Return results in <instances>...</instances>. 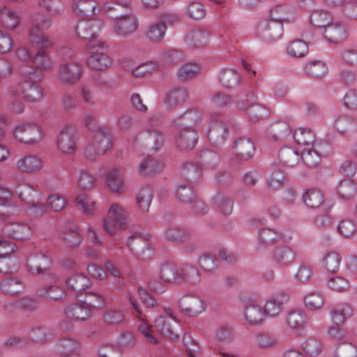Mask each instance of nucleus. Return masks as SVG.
Instances as JSON below:
<instances>
[{
    "instance_id": "nucleus-1",
    "label": "nucleus",
    "mask_w": 357,
    "mask_h": 357,
    "mask_svg": "<svg viewBox=\"0 0 357 357\" xmlns=\"http://www.w3.org/2000/svg\"><path fill=\"white\" fill-rule=\"evenodd\" d=\"M32 25L29 33V42L35 48V52L31 63L36 68L49 70L53 62L47 51L52 46V41L43 32L51 26L52 21L45 15L35 13L32 15Z\"/></svg>"
},
{
    "instance_id": "nucleus-2",
    "label": "nucleus",
    "mask_w": 357,
    "mask_h": 357,
    "mask_svg": "<svg viewBox=\"0 0 357 357\" xmlns=\"http://www.w3.org/2000/svg\"><path fill=\"white\" fill-rule=\"evenodd\" d=\"M20 73L26 78L20 82L15 88L9 90L10 95L13 96L22 97L29 102H36L40 99L42 96V91L37 82L40 80V75L33 68L26 69V67H21Z\"/></svg>"
},
{
    "instance_id": "nucleus-3",
    "label": "nucleus",
    "mask_w": 357,
    "mask_h": 357,
    "mask_svg": "<svg viewBox=\"0 0 357 357\" xmlns=\"http://www.w3.org/2000/svg\"><path fill=\"white\" fill-rule=\"evenodd\" d=\"M128 227L126 212L122 206L117 204H113L105 219L103 228L109 235H114L116 229H125Z\"/></svg>"
},
{
    "instance_id": "nucleus-4",
    "label": "nucleus",
    "mask_w": 357,
    "mask_h": 357,
    "mask_svg": "<svg viewBox=\"0 0 357 357\" xmlns=\"http://www.w3.org/2000/svg\"><path fill=\"white\" fill-rule=\"evenodd\" d=\"M102 22L98 20H86L79 21L75 28V31L79 37L85 40L89 41V46H100L103 44L102 42L96 40L98 32L100 30Z\"/></svg>"
},
{
    "instance_id": "nucleus-5",
    "label": "nucleus",
    "mask_w": 357,
    "mask_h": 357,
    "mask_svg": "<svg viewBox=\"0 0 357 357\" xmlns=\"http://www.w3.org/2000/svg\"><path fill=\"white\" fill-rule=\"evenodd\" d=\"M211 118L208 138L213 146L219 147L225 143L229 135L228 127L220 114H215Z\"/></svg>"
},
{
    "instance_id": "nucleus-6",
    "label": "nucleus",
    "mask_w": 357,
    "mask_h": 357,
    "mask_svg": "<svg viewBox=\"0 0 357 357\" xmlns=\"http://www.w3.org/2000/svg\"><path fill=\"white\" fill-rule=\"evenodd\" d=\"M202 114L196 108H189L183 114L174 119L171 126L175 130H195V126L201 123Z\"/></svg>"
},
{
    "instance_id": "nucleus-7",
    "label": "nucleus",
    "mask_w": 357,
    "mask_h": 357,
    "mask_svg": "<svg viewBox=\"0 0 357 357\" xmlns=\"http://www.w3.org/2000/svg\"><path fill=\"white\" fill-rule=\"evenodd\" d=\"M82 69L79 63L65 61L59 66L58 78L65 85H73L80 79Z\"/></svg>"
},
{
    "instance_id": "nucleus-8",
    "label": "nucleus",
    "mask_w": 357,
    "mask_h": 357,
    "mask_svg": "<svg viewBox=\"0 0 357 357\" xmlns=\"http://www.w3.org/2000/svg\"><path fill=\"white\" fill-rule=\"evenodd\" d=\"M110 17L117 20L114 29L116 33L126 37L133 33L138 27L135 15L128 13L111 14Z\"/></svg>"
},
{
    "instance_id": "nucleus-9",
    "label": "nucleus",
    "mask_w": 357,
    "mask_h": 357,
    "mask_svg": "<svg viewBox=\"0 0 357 357\" xmlns=\"http://www.w3.org/2000/svg\"><path fill=\"white\" fill-rule=\"evenodd\" d=\"M51 265L50 257L45 254L38 253L29 257L26 262L28 271L32 274H45L46 277L52 280L53 275L49 273Z\"/></svg>"
},
{
    "instance_id": "nucleus-10",
    "label": "nucleus",
    "mask_w": 357,
    "mask_h": 357,
    "mask_svg": "<svg viewBox=\"0 0 357 357\" xmlns=\"http://www.w3.org/2000/svg\"><path fill=\"white\" fill-rule=\"evenodd\" d=\"M14 135L19 142L32 144L38 142L42 139L40 128L36 124H24L17 126L14 131Z\"/></svg>"
},
{
    "instance_id": "nucleus-11",
    "label": "nucleus",
    "mask_w": 357,
    "mask_h": 357,
    "mask_svg": "<svg viewBox=\"0 0 357 357\" xmlns=\"http://www.w3.org/2000/svg\"><path fill=\"white\" fill-rule=\"evenodd\" d=\"M174 144L181 151L188 152L196 146L199 135L196 130H175Z\"/></svg>"
},
{
    "instance_id": "nucleus-12",
    "label": "nucleus",
    "mask_w": 357,
    "mask_h": 357,
    "mask_svg": "<svg viewBox=\"0 0 357 357\" xmlns=\"http://www.w3.org/2000/svg\"><path fill=\"white\" fill-rule=\"evenodd\" d=\"M179 309L190 317L197 316L204 310V303L195 294H186L180 299Z\"/></svg>"
},
{
    "instance_id": "nucleus-13",
    "label": "nucleus",
    "mask_w": 357,
    "mask_h": 357,
    "mask_svg": "<svg viewBox=\"0 0 357 357\" xmlns=\"http://www.w3.org/2000/svg\"><path fill=\"white\" fill-rule=\"evenodd\" d=\"M257 31L261 37L266 40H275L281 37L283 33V24L279 22L273 21L261 22L258 26Z\"/></svg>"
},
{
    "instance_id": "nucleus-14",
    "label": "nucleus",
    "mask_w": 357,
    "mask_h": 357,
    "mask_svg": "<svg viewBox=\"0 0 357 357\" xmlns=\"http://www.w3.org/2000/svg\"><path fill=\"white\" fill-rule=\"evenodd\" d=\"M3 234L17 241L29 240L31 236V229L23 223L11 222L6 225L2 229Z\"/></svg>"
},
{
    "instance_id": "nucleus-15",
    "label": "nucleus",
    "mask_w": 357,
    "mask_h": 357,
    "mask_svg": "<svg viewBox=\"0 0 357 357\" xmlns=\"http://www.w3.org/2000/svg\"><path fill=\"white\" fill-rule=\"evenodd\" d=\"M100 44L99 47H102ZM98 46L89 47L91 55L87 58L86 64L95 70H104L112 64L110 57L103 52H100L96 48Z\"/></svg>"
},
{
    "instance_id": "nucleus-16",
    "label": "nucleus",
    "mask_w": 357,
    "mask_h": 357,
    "mask_svg": "<svg viewBox=\"0 0 357 357\" xmlns=\"http://www.w3.org/2000/svg\"><path fill=\"white\" fill-rule=\"evenodd\" d=\"M58 148L65 153H73L76 149L75 129L66 126L61 130L57 138Z\"/></svg>"
},
{
    "instance_id": "nucleus-17",
    "label": "nucleus",
    "mask_w": 357,
    "mask_h": 357,
    "mask_svg": "<svg viewBox=\"0 0 357 357\" xmlns=\"http://www.w3.org/2000/svg\"><path fill=\"white\" fill-rule=\"evenodd\" d=\"M232 148L236 158L242 160L250 159L255 153L254 143L248 138L239 137L234 142Z\"/></svg>"
},
{
    "instance_id": "nucleus-18",
    "label": "nucleus",
    "mask_w": 357,
    "mask_h": 357,
    "mask_svg": "<svg viewBox=\"0 0 357 357\" xmlns=\"http://www.w3.org/2000/svg\"><path fill=\"white\" fill-rule=\"evenodd\" d=\"M130 301L132 304V308L135 310L136 317L140 320V323L138 325V329L142 334L146 337V340L153 344L158 343L157 339L153 335V326L149 324L144 320L145 316L139 309V304L137 301L132 297H130Z\"/></svg>"
},
{
    "instance_id": "nucleus-19",
    "label": "nucleus",
    "mask_w": 357,
    "mask_h": 357,
    "mask_svg": "<svg viewBox=\"0 0 357 357\" xmlns=\"http://www.w3.org/2000/svg\"><path fill=\"white\" fill-rule=\"evenodd\" d=\"M139 136L144 146L151 151H156L164 144V136L160 131L149 129Z\"/></svg>"
},
{
    "instance_id": "nucleus-20",
    "label": "nucleus",
    "mask_w": 357,
    "mask_h": 357,
    "mask_svg": "<svg viewBox=\"0 0 357 357\" xmlns=\"http://www.w3.org/2000/svg\"><path fill=\"white\" fill-rule=\"evenodd\" d=\"M66 316L74 321H84L91 316V310L82 301L72 303L65 309Z\"/></svg>"
},
{
    "instance_id": "nucleus-21",
    "label": "nucleus",
    "mask_w": 357,
    "mask_h": 357,
    "mask_svg": "<svg viewBox=\"0 0 357 357\" xmlns=\"http://www.w3.org/2000/svg\"><path fill=\"white\" fill-rule=\"evenodd\" d=\"M188 96L186 89L181 86L174 87L167 93L165 99V103L167 107L174 109L177 106L183 105Z\"/></svg>"
},
{
    "instance_id": "nucleus-22",
    "label": "nucleus",
    "mask_w": 357,
    "mask_h": 357,
    "mask_svg": "<svg viewBox=\"0 0 357 357\" xmlns=\"http://www.w3.org/2000/svg\"><path fill=\"white\" fill-rule=\"evenodd\" d=\"M324 35L326 39L334 43H340L347 37L344 25L340 22L333 23V22L325 27Z\"/></svg>"
},
{
    "instance_id": "nucleus-23",
    "label": "nucleus",
    "mask_w": 357,
    "mask_h": 357,
    "mask_svg": "<svg viewBox=\"0 0 357 357\" xmlns=\"http://www.w3.org/2000/svg\"><path fill=\"white\" fill-rule=\"evenodd\" d=\"M127 245L130 251L137 257H143L146 252L149 251V240L142 238L140 234H135L128 237Z\"/></svg>"
},
{
    "instance_id": "nucleus-24",
    "label": "nucleus",
    "mask_w": 357,
    "mask_h": 357,
    "mask_svg": "<svg viewBox=\"0 0 357 357\" xmlns=\"http://www.w3.org/2000/svg\"><path fill=\"white\" fill-rule=\"evenodd\" d=\"M61 238L70 247L78 246L82 241V236L77 225L73 222L68 221L61 231Z\"/></svg>"
},
{
    "instance_id": "nucleus-25",
    "label": "nucleus",
    "mask_w": 357,
    "mask_h": 357,
    "mask_svg": "<svg viewBox=\"0 0 357 357\" xmlns=\"http://www.w3.org/2000/svg\"><path fill=\"white\" fill-rule=\"evenodd\" d=\"M112 136L109 129L100 128L95 132L92 142L98 147L100 151L105 153L107 150L112 149Z\"/></svg>"
},
{
    "instance_id": "nucleus-26",
    "label": "nucleus",
    "mask_w": 357,
    "mask_h": 357,
    "mask_svg": "<svg viewBox=\"0 0 357 357\" xmlns=\"http://www.w3.org/2000/svg\"><path fill=\"white\" fill-rule=\"evenodd\" d=\"M96 5L93 0H75L73 8L77 15L90 19L96 14Z\"/></svg>"
},
{
    "instance_id": "nucleus-27",
    "label": "nucleus",
    "mask_w": 357,
    "mask_h": 357,
    "mask_svg": "<svg viewBox=\"0 0 357 357\" xmlns=\"http://www.w3.org/2000/svg\"><path fill=\"white\" fill-rule=\"evenodd\" d=\"M294 8L289 5H278L270 11V16L273 21L281 22H291L294 20Z\"/></svg>"
},
{
    "instance_id": "nucleus-28",
    "label": "nucleus",
    "mask_w": 357,
    "mask_h": 357,
    "mask_svg": "<svg viewBox=\"0 0 357 357\" xmlns=\"http://www.w3.org/2000/svg\"><path fill=\"white\" fill-rule=\"evenodd\" d=\"M66 284L70 290L78 292L90 287L91 282L86 275L77 273L66 279Z\"/></svg>"
},
{
    "instance_id": "nucleus-29",
    "label": "nucleus",
    "mask_w": 357,
    "mask_h": 357,
    "mask_svg": "<svg viewBox=\"0 0 357 357\" xmlns=\"http://www.w3.org/2000/svg\"><path fill=\"white\" fill-rule=\"evenodd\" d=\"M165 236L167 241L176 243H182L190 238V234L187 230L177 226L168 227Z\"/></svg>"
},
{
    "instance_id": "nucleus-30",
    "label": "nucleus",
    "mask_w": 357,
    "mask_h": 357,
    "mask_svg": "<svg viewBox=\"0 0 357 357\" xmlns=\"http://www.w3.org/2000/svg\"><path fill=\"white\" fill-rule=\"evenodd\" d=\"M273 256L277 263L287 266L295 259L296 252L289 246H280L275 248Z\"/></svg>"
},
{
    "instance_id": "nucleus-31",
    "label": "nucleus",
    "mask_w": 357,
    "mask_h": 357,
    "mask_svg": "<svg viewBox=\"0 0 357 357\" xmlns=\"http://www.w3.org/2000/svg\"><path fill=\"white\" fill-rule=\"evenodd\" d=\"M337 192L341 199L349 200L357 194V183L354 180H342L337 188Z\"/></svg>"
},
{
    "instance_id": "nucleus-32",
    "label": "nucleus",
    "mask_w": 357,
    "mask_h": 357,
    "mask_svg": "<svg viewBox=\"0 0 357 357\" xmlns=\"http://www.w3.org/2000/svg\"><path fill=\"white\" fill-rule=\"evenodd\" d=\"M208 36L209 34L204 31L193 30L185 36V40L192 48L201 47L206 44Z\"/></svg>"
},
{
    "instance_id": "nucleus-33",
    "label": "nucleus",
    "mask_w": 357,
    "mask_h": 357,
    "mask_svg": "<svg viewBox=\"0 0 357 357\" xmlns=\"http://www.w3.org/2000/svg\"><path fill=\"white\" fill-rule=\"evenodd\" d=\"M0 289L5 294L14 295L22 290L23 284L19 279L8 275L1 282Z\"/></svg>"
},
{
    "instance_id": "nucleus-34",
    "label": "nucleus",
    "mask_w": 357,
    "mask_h": 357,
    "mask_svg": "<svg viewBox=\"0 0 357 357\" xmlns=\"http://www.w3.org/2000/svg\"><path fill=\"white\" fill-rule=\"evenodd\" d=\"M154 327L155 330L162 336L171 340L178 338V335L175 333L172 328L169 321L163 316H158L154 321Z\"/></svg>"
},
{
    "instance_id": "nucleus-35",
    "label": "nucleus",
    "mask_w": 357,
    "mask_h": 357,
    "mask_svg": "<svg viewBox=\"0 0 357 357\" xmlns=\"http://www.w3.org/2000/svg\"><path fill=\"white\" fill-rule=\"evenodd\" d=\"M181 282H186L195 285L200 282L199 271L195 267L185 265L180 268L178 275V284Z\"/></svg>"
},
{
    "instance_id": "nucleus-36",
    "label": "nucleus",
    "mask_w": 357,
    "mask_h": 357,
    "mask_svg": "<svg viewBox=\"0 0 357 357\" xmlns=\"http://www.w3.org/2000/svg\"><path fill=\"white\" fill-rule=\"evenodd\" d=\"M36 293L39 297L54 301L61 300L64 296L63 289L52 284L39 288Z\"/></svg>"
},
{
    "instance_id": "nucleus-37",
    "label": "nucleus",
    "mask_w": 357,
    "mask_h": 357,
    "mask_svg": "<svg viewBox=\"0 0 357 357\" xmlns=\"http://www.w3.org/2000/svg\"><path fill=\"white\" fill-rule=\"evenodd\" d=\"M107 183L112 191L120 192L124 186L121 169L115 168L110 171L107 176Z\"/></svg>"
},
{
    "instance_id": "nucleus-38",
    "label": "nucleus",
    "mask_w": 357,
    "mask_h": 357,
    "mask_svg": "<svg viewBox=\"0 0 357 357\" xmlns=\"http://www.w3.org/2000/svg\"><path fill=\"white\" fill-rule=\"evenodd\" d=\"M291 132L289 124L283 121L273 123L268 128V134L274 141L282 140Z\"/></svg>"
},
{
    "instance_id": "nucleus-39",
    "label": "nucleus",
    "mask_w": 357,
    "mask_h": 357,
    "mask_svg": "<svg viewBox=\"0 0 357 357\" xmlns=\"http://www.w3.org/2000/svg\"><path fill=\"white\" fill-rule=\"evenodd\" d=\"M19 16L15 11L4 7L0 10V24L8 29H13L19 24Z\"/></svg>"
},
{
    "instance_id": "nucleus-40",
    "label": "nucleus",
    "mask_w": 357,
    "mask_h": 357,
    "mask_svg": "<svg viewBox=\"0 0 357 357\" xmlns=\"http://www.w3.org/2000/svg\"><path fill=\"white\" fill-rule=\"evenodd\" d=\"M162 167V165L158 160L148 157L141 163L139 170L140 174L143 176H153L160 172Z\"/></svg>"
},
{
    "instance_id": "nucleus-41",
    "label": "nucleus",
    "mask_w": 357,
    "mask_h": 357,
    "mask_svg": "<svg viewBox=\"0 0 357 357\" xmlns=\"http://www.w3.org/2000/svg\"><path fill=\"white\" fill-rule=\"evenodd\" d=\"M41 161L36 155H26L17 162V167L22 172L38 171L41 169Z\"/></svg>"
},
{
    "instance_id": "nucleus-42",
    "label": "nucleus",
    "mask_w": 357,
    "mask_h": 357,
    "mask_svg": "<svg viewBox=\"0 0 357 357\" xmlns=\"http://www.w3.org/2000/svg\"><path fill=\"white\" fill-rule=\"evenodd\" d=\"M180 269L170 264H163L160 268V278L165 282L178 284Z\"/></svg>"
},
{
    "instance_id": "nucleus-43",
    "label": "nucleus",
    "mask_w": 357,
    "mask_h": 357,
    "mask_svg": "<svg viewBox=\"0 0 357 357\" xmlns=\"http://www.w3.org/2000/svg\"><path fill=\"white\" fill-rule=\"evenodd\" d=\"M278 157L280 163L288 166L295 165L300 158L298 153L290 147L282 148L278 151Z\"/></svg>"
},
{
    "instance_id": "nucleus-44",
    "label": "nucleus",
    "mask_w": 357,
    "mask_h": 357,
    "mask_svg": "<svg viewBox=\"0 0 357 357\" xmlns=\"http://www.w3.org/2000/svg\"><path fill=\"white\" fill-rule=\"evenodd\" d=\"M333 21V17L326 10H315L310 16V22L317 27L325 29Z\"/></svg>"
},
{
    "instance_id": "nucleus-45",
    "label": "nucleus",
    "mask_w": 357,
    "mask_h": 357,
    "mask_svg": "<svg viewBox=\"0 0 357 357\" xmlns=\"http://www.w3.org/2000/svg\"><path fill=\"white\" fill-rule=\"evenodd\" d=\"M219 79L225 87L233 88L240 82V76L233 69H225L221 71Z\"/></svg>"
},
{
    "instance_id": "nucleus-46",
    "label": "nucleus",
    "mask_w": 357,
    "mask_h": 357,
    "mask_svg": "<svg viewBox=\"0 0 357 357\" xmlns=\"http://www.w3.org/2000/svg\"><path fill=\"white\" fill-rule=\"evenodd\" d=\"M281 298H273L268 301L264 305V311L271 316L278 315L282 310V305L284 302H287L289 299L288 296L286 294H281Z\"/></svg>"
},
{
    "instance_id": "nucleus-47",
    "label": "nucleus",
    "mask_w": 357,
    "mask_h": 357,
    "mask_svg": "<svg viewBox=\"0 0 357 357\" xmlns=\"http://www.w3.org/2000/svg\"><path fill=\"white\" fill-rule=\"evenodd\" d=\"M255 341L257 346L261 349H271L278 344V342L274 336L264 332L257 333Z\"/></svg>"
},
{
    "instance_id": "nucleus-48",
    "label": "nucleus",
    "mask_w": 357,
    "mask_h": 357,
    "mask_svg": "<svg viewBox=\"0 0 357 357\" xmlns=\"http://www.w3.org/2000/svg\"><path fill=\"white\" fill-rule=\"evenodd\" d=\"M303 199L307 206L317 208L324 202V196L320 190L311 189L304 193Z\"/></svg>"
},
{
    "instance_id": "nucleus-49",
    "label": "nucleus",
    "mask_w": 357,
    "mask_h": 357,
    "mask_svg": "<svg viewBox=\"0 0 357 357\" xmlns=\"http://www.w3.org/2000/svg\"><path fill=\"white\" fill-rule=\"evenodd\" d=\"M153 199V190L149 186H144L139 191L136 199L140 208L148 211Z\"/></svg>"
},
{
    "instance_id": "nucleus-50",
    "label": "nucleus",
    "mask_w": 357,
    "mask_h": 357,
    "mask_svg": "<svg viewBox=\"0 0 357 357\" xmlns=\"http://www.w3.org/2000/svg\"><path fill=\"white\" fill-rule=\"evenodd\" d=\"M82 302L91 310L92 308H102L105 305L104 296L94 291L86 292Z\"/></svg>"
},
{
    "instance_id": "nucleus-51",
    "label": "nucleus",
    "mask_w": 357,
    "mask_h": 357,
    "mask_svg": "<svg viewBox=\"0 0 357 357\" xmlns=\"http://www.w3.org/2000/svg\"><path fill=\"white\" fill-rule=\"evenodd\" d=\"M246 320L251 324H259L262 322L264 317V311L262 308L256 305L248 306L245 309Z\"/></svg>"
},
{
    "instance_id": "nucleus-52",
    "label": "nucleus",
    "mask_w": 357,
    "mask_h": 357,
    "mask_svg": "<svg viewBox=\"0 0 357 357\" xmlns=\"http://www.w3.org/2000/svg\"><path fill=\"white\" fill-rule=\"evenodd\" d=\"M246 113L252 121H259L268 116V110L259 104H252L246 109Z\"/></svg>"
},
{
    "instance_id": "nucleus-53",
    "label": "nucleus",
    "mask_w": 357,
    "mask_h": 357,
    "mask_svg": "<svg viewBox=\"0 0 357 357\" xmlns=\"http://www.w3.org/2000/svg\"><path fill=\"white\" fill-rule=\"evenodd\" d=\"M177 198L185 204L192 203L197 195L190 184L180 185L176 192Z\"/></svg>"
},
{
    "instance_id": "nucleus-54",
    "label": "nucleus",
    "mask_w": 357,
    "mask_h": 357,
    "mask_svg": "<svg viewBox=\"0 0 357 357\" xmlns=\"http://www.w3.org/2000/svg\"><path fill=\"white\" fill-rule=\"evenodd\" d=\"M214 202L224 215H229L233 211L234 202L229 197L218 193L214 197Z\"/></svg>"
},
{
    "instance_id": "nucleus-55",
    "label": "nucleus",
    "mask_w": 357,
    "mask_h": 357,
    "mask_svg": "<svg viewBox=\"0 0 357 357\" xmlns=\"http://www.w3.org/2000/svg\"><path fill=\"white\" fill-rule=\"evenodd\" d=\"M305 72L312 77L321 78L327 73L328 68L324 62L312 61L305 66Z\"/></svg>"
},
{
    "instance_id": "nucleus-56",
    "label": "nucleus",
    "mask_w": 357,
    "mask_h": 357,
    "mask_svg": "<svg viewBox=\"0 0 357 357\" xmlns=\"http://www.w3.org/2000/svg\"><path fill=\"white\" fill-rule=\"evenodd\" d=\"M199 70L200 68L198 65L186 63L179 68L177 75L181 81H186L195 77Z\"/></svg>"
},
{
    "instance_id": "nucleus-57",
    "label": "nucleus",
    "mask_w": 357,
    "mask_h": 357,
    "mask_svg": "<svg viewBox=\"0 0 357 357\" xmlns=\"http://www.w3.org/2000/svg\"><path fill=\"white\" fill-rule=\"evenodd\" d=\"M271 169L273 172L267 181L268 186L274 190H277L284 182L285 176L282 170L278 168V165L272 164Z\"/></svg>"
},
{
    "instance_id": "nucleus-58",
    "label": "nucleus",
    "mask_w": 357,
    "mask_h": 357,
    "mask_svg": "<svg viewBox=\"0 0 357 357\" xmlns=\"http://www.w3.org/2000/svg\"><path fill=\"white\" fill-rule=\"evenodd\" d=\"M52 330L45 327H36L31 329L29 333L30 337L36 342H45L53 337Z\"/></svg>"
},
{
    "instance_id": "nucleus-59",
    "label": "nucleus",
    "mask_w": 357,
    "mask_h": 357,
    "mask_svg": "<svg viewBox=\"0 0 357 357\" xmlns=\"http://www.w3.org/2000/svg\"><path fill=\"white\" fill-rule=\"evenodd\" d=\"M287 51L292 56L303 57L308 52V45L303 40H296L289 45Z\"/></svg>"
},
{
    "instance_id": "nucleus-60",
    "label": "nucleus",
    "mask_w": 357,
    "mask_h": 357,
    "mask_svg": "<svg viewBox=\"0 0 357 357\" xmlns=\"http://www.w3.org/2000/svg\"><path fill=\"white\" fill-rule=\"evenodd\" d=\"M323 261L328 271L335 273L339 269L341 257L335 252H330L325 255Z\"/></svg>"
},
{
    "instance_id": "nucleus-61",
    "label": "nucleus",
    "mask_w": 357,
    "mask_h": 357,
    "mask_svg": "<svg viewBox=\"0 0 357 357\" xmlns=\"http://www.w3.org/2000/svg\"><path fill=\"white\" fill-rule=\"evenodd\" d=\"M334 357H357V348L352 343L344 341L337 347Z\"/></svg>"
},
{
    "instance_id": "nucleus-62",
    "label": "nucleus",
    "mask_w": 357,
    "mask_h": 357,
    "mask_svg": "<svg viewBox=\"0 0 357 357\" xmlns=\"http://www.w3.org/2000/svg\"><path fill=\"white\" fill-rule=\"evenodd\" d=\"M181 174L189 182H194L199 179L200 170L199 167L192 162L183 163Z\"/></svg>"
},
{
    "instance_id": "nucleus-63",
    "label": "nucleus",
    "mask_w": 357,
    "mask_h": 357,
    "mask_svg": "<svg viewBox=\"0 0 357 357\" xmlns=\"http://www.w3.org/2000/svg\"><path fill=\"white\" fill-rule=\"evenodd\" d=\"M166 27L160 22L151 25L147 31V36L150 40L158 42L161 40L165 34Z\"/></svg>"
},
{
    "instance_id": "nucleus-64",
    "label": "nucleus",
    "mask_w": 357,
    "mask_h": 357,
    "mask_svg": "<svg viewBox=\"0 0 357 357\" xmlns=\"http://www.w3.org/2000/svg\"><path fill=\"white\" fill-rule=\"evenodd\" d=\"M56 347L61 356H70L77 349L78 343L70 338H64L59 341Z\"/></svg>"
}]
</instances>
